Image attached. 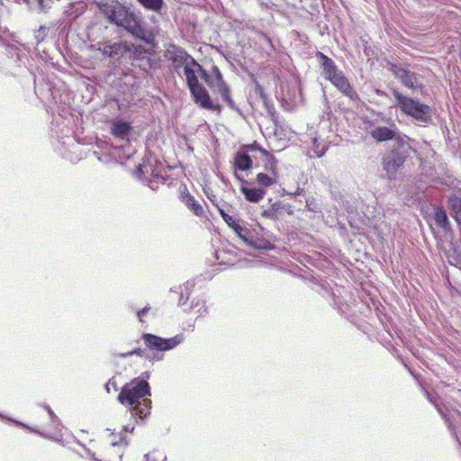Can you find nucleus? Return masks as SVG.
<instances>
[{
	"label": "nucleus",
	"mask_w": 461,
	"mask_h": 461,
	"mask_svg": "<svg viewBox=\"0 0 461 461\" xmlns=\"http://www.w3.org/2000/svg\"><path fill=\"white\" fill-rule=\"evenodd\" d=\"M410 149L411 146L407 139H400L396 143H393L391 150L384 156L382 165L389 180L395 179L396 173L403 166Z\"/></svg>",
	"instance_id": "20e7f679"
},
{
	"label": "nucleus",
	"mask_w": 461,
	"mask_h": 461,
	"mask_svg": "<svg viewBox=\"0 0 461 461\" xmlns=\"http://www.w3.org/2000/svg\"><path fill=\"white\" fill-rule=\"evenodd\" d=\"M203 79L212 89L217 91L221 95L222 101L225 102L230 109L236 111L240 114H242L234 101L231 99L230 88L224 82L222 75L217 66H212L211 75L206 71H203Z\"/></svg>",
	"instance_id": "423d86ee"
},
{
	"label": "nucleus",
	"mask_w": 461,
	"mask_h": 461,
	"mask_svg": "<svg viewBox=\"0 0 461 461\" xmlns=\"http://www.w3.org/2000/svg\"><path fill=\"white\" fill-rule=\"evenodd\" d=\"M144 8L159 13L164 6L163 0H137Z\"/></svg>",
	"instance_id": "412c9836"
},
{
	"label": "nucleus",
	"mask_w": 461,
	"mask_h": 461,
	"mask_svg": "<svg viewBox=\"0 0 461 461\" xmlns=\"http://www.w3.org/2000/svg\"><path fill=\"white\" fill-rule=\"evenodd\" d=\"M110 386L111 387H115L116 386V383L113 380H112V379L109 380L107 384H106V389H107L108 392L110 390Z\"/></svg>",
	"instance_id": "7c9ffc66"
},
{
	"label": "nucleus",
	"mask_w": 461,
	"mask_h": 461,
	"mask_svg": "<svg viewBox=\"0 0 461 461\" xmlns=\"http://www.w3.org/2000/svg\"><path fill=\"white\" fill-rule=\"evenodd\" d=\"M328 80L349 99L353 101L357 99V92L351 87L348 78L341 70Z\"/></svg>",
	"instance_id": "4468645a"
},
{
	"label": "nucleus",
	"mask_w": 461,
	"mask_h": 461,
	"mask_svg": "<svg viewBox=\"0 0 461 461\" xmlns=\"http://www.w3.org/2000/svg\"><path fill=\"white\" fill-rule=\"evenodd\" d=\"M241 192L245 195L246 199L252 203H257L260 201L266 192L262 188H255V187H242Z\"/></svg>",
	"instance_id": "a211bd4d"
},
{
	"label": "nucleus",
	"mask_w": 461,
	"mask_h": 461,
	"mask_svg": "<svg viewBox=\"0 0 461 461\" xmlns=\"http://www.w3.org/2000/svg\"><path fill=\"white\" fill-rule=\"evenodd\" d=\"M181 201L190 209L195 215H202L203 209L202 205L188 192H183Z\"/></svg>",
	"instance_id": "f3484780"
},
{
	"label": "nucleus",
	"mask_w": 461,
	"mask_h": 461,
	"mask_svg": "<svg viewBox=\"0 0 461 461\" xmlns=\"http://www.w3.org/2000/svg\"><path fill=\"white\" fill-rule=\"evenodd\" d=\"M111 131L115 138L129 142L128 135L131 131V126L128 122L122 121L113 122L111 127Z\"/></svg>",
	"instance_id": "dca6fc26"
},
{
	"label": "nucleus",
	"mask_w": 461,
	"mask_h": 461,
	"mask_svg": "<svg viewBox=\"0 0 461 461\" xmlns=\"http://www.w3.org/2000/svg\"><path fill=\"white\" fill-rule=\"evenodd\" d=\"M235 236L250 249H268L272 248L270 241L261 237L259 232H235Z\"/></svg>",
	"instance_id": "f8f14e48"
},
{
	"label": "nucleus",
	"mask_w": 461,
	"mask_h": 461,
	"mask_svg": "<svg viewBox=\"0 0 461 461\" xmlns=\"http://www.w3.org/2000/svg\"><path fill=\"white\" fill-rule=\"evenodd\" d=\"M149 395V383L134 378L122 386L118 394V401L123 405L130 406L133 416L143 419L149 414L151 408V401L147 397Z\"/></svg>",
	"instance_id": "f03ea898"
},
{
	"label": "nucleus",
	"mask_w": 461,
	"mask_h": 461,
	"mask_svg": "<svg viewBox=\"0 0 461 461\" xmlns=\"http://www.w3.org/2000/svg\"><path fill=\"white\" fill-rule=\"evenodd\" d=\"M397 105L406 114L413 117L416 121L427 124L431 122V108L419 101L407 97L398 91L393 92Z\"/></svg>",
	"instance_id": "39448f33"
},
{
	"label": "nucleus",
	"mask_w": 461,
	"mask_h": 461,
	"mask_svg": "<svg viewBox=\"0 0 461 461\" xmlns=\"http://www.w3.org/2000/svg\"><path fill=\"white\" fill-rule=\"evenodd\" d=\"M235 166L239 170H248L252 167V159L247 153L238 152L235 157Z\"/></svg>",
	"instance_id": "6ab92c4d"
},
{
	"label": "nucleus",
	"mask_w": 461,
	"mask_h": 461,
	"mask_svg": "<svg viewBox=\"0 0 461 461\" xmlns=\"http://www.w3.org/2000/svg\"><path fill=\"white\" fill-rule=\"evenodd\" d=\"M164 57L171 62L173 68L178 74L182 68H184L189 64L198 66V62L185 50L173 43L167 46Z\"/></svg>",
	"instance_id": "0eeeda50"
},
{
	"label": "nucleus",
	"mask_w": 461,
	"mask_h": 461,
	"mask_svg": "<svg viewBox=\"0 0 461 461\" xmlns=\"http://www.w3.org/2000/svg\"><path fill=\"white\" fill-rule=\"evenodd\" d=\"M448 204L455 213L456 221L461 223V198L456 195H451L448 198Z\"/></svg>",
	"instance_id": "aec40b11"
},
{
	"label": "nucleus",
	"mask_w": 461,
	"mask_h": 461,
	"mask_svg": "<svg viewBox=\"0 0 461 461\" xmlns=\"http://www.w3.org/2000/svg\"><path fill=\"white\" fill-rule=\"evenodd\" d=\"M150 310V307L146 306L137 312V317L140 322H143L142 317Z\"/></svg>",
	"instance_id": "cd10ccee"
},
{
	"label": "nucleus",
	"mask_w": 461,
	"mask_h": 461,
	"mask_svg": "<svg viewBox=\"0 0 461 461\" xmlns=\"http://www.w3.org/2000/svg\"><path fill=\"white\" fill-rule=\"evenodd\" d=\"M313 146L315 147L314 152L316 153V155L319 158L322 157L324 155V153H325V149L322 148L321 150H318L317 149H318V144H317V140L316 139L313 140Z\"/></svg>",
	"instance_id": "c85d7f7f"
},
{
	"label": "nucleus",
	"mask_w": 461,
	"mask_h": 461,
	"mask_svg": "<svg viewBox=\"0 0 461 461\" xmlns=\"http://www.w3.org/2000/svg\"><path fill=\"white\" fill-rule=\"evenodd\" d=\"M158 165L161 166V163L150 154H148L144 157L142 163L137 167L135 175L139 177L149 175L154 179L164 182L165 178L161 176L160 170L158 168Z\"/></svg>",
	"instance_id": "9d476101"
},
{
	"label": "nucleus",
	"mask_w": 461,
	"mask_h": 461,
	"mask_svg": "<svg viewBox=\"0 0 461 461\" xmlns=\"http://www.w3.org/2000/svg\"><path fill=\"white\" fill-rule=\"evenodd\" d=\"M101 14L112 24L122 28L134 38L151 43L154 34L140 13L118 1L102 0L98 4Z\"/></svg>",
	"instance_id": "f257e3e1"
},
{
	"label": "nucleus",
	"mask_w": 461,
	"mask_h": 461,
	"mask_svg": "<svg viewBox=\"0 0 461 461\" xmlns=\"http://www.w3.org/2000/svg\"><path fill=\"white\" fill-rule=\"evenodd\" d=\"M150 458V456L149 455H146V460L149 461Z\"/></svg>",
	"instance_id": "72a5a7b5"
},
{
	"label": "nucleus",
	"mask_w": 461,
	"mask_h": 461,
	"mask_svg": "<svg viewBox=\"0 0 461 461\" xmlns=\"http://www.w3.org/2000/svg\"><path fill=\"white\" fill-rule=\"evenodd\" d=\"M435 221L438 227L446 228L447 225L448 224V218L447 216L446 212L441 209H438L435 212Z\"/></svg>",
	"instance_id": "b1692460"
},
{
	"label": "nucleus",
	"mask_w": 461,
	"mask_h": 461,
	"mask_svg": "<svg viewBox=\"0 0 461 461\" xmlns=\"http://www.w3.org/2000/svg\"><path fill=\"white\" fill-rule=\"evenodd\" d=\"M277 161L273 156L267 155V161L265 164L266 169L276 177L277 175Z\"/></svg>",
	"instance_id": "393cba45"
},
{
	"label": "nucleus",
	"mask_w": 461,
	"mask_h": 461,
	"mask_svg": "<svg viewBox=\"0 0 461 461\" xmlns=\"http://www.w3.org/2000/svg\"><path fill=\"white\" fill-rule=\"evenodd\" d=\"M110 386L111 387H115L116 386V383L113 380H112V379L109 380L107 384H106V389H107L108 392L110 390Z\"/></svg>",
	"instance_id": "c756f323"
},
{
	"label": "nucleus",
	"mask_w": 461,
	"mask_h": 461,
	"mask_svg": "<svg viewBox=\"0 0 461 461\" xmlns=\"http://www.w3.org/2000/svg\"><path fill=\"white\" fill-rule=\"evenodd\" d=\"M282 208L281 203H276L272 205L271 208L268 210H266L264 212V215L272 218V219H278L280 215V209Z\"/></svg>",
	"instance_id": "a878e982"
},
{
	"label": "nucleus",
	"mask_w": 461,
	"mask_h": 461,
	"mask_svg": "<svg viewBox=\"0 0 461 461\" xmlns=\"http://www.w3.org/2000/svg\"><path fill=\"white\" fill-rule=\"evenodd\" d=\"M221 215L224 219L225 222L229 227L232 228L233 230H242L238 225L236 219L233 216L229 215L223 209H219Z\"/></svg>",
	"instance_id": "5701e85b"
},
{
	"label": "nucleus",
	"mask_w": 461,
	"mask_h": 461,
	"mask_svg": "<svg viewBox=\"0 0 461 461\" xmlns=\"http://www.w3.org/2000/svg\"><path fill=\"white\" fill-rule=\"evenodd\" d=\"M203 71L205 70L199 63L198 66L189 64L184 68V75L191 95L194 98V103L203 109H220L219 105H215L212 103L207 90L199 83L197 74H199L203 78Z\"/></svg>",
	"instance_id": "7ed1b4c3"
},
{
	"label": "nucleus",
	"mask_w": 461,
	"mask_h": 461,
	"mask_svg": "<svg viewBox=\"0 0 461 461\" xmlns=\"http://www.w3.org/2000/svg\"><path fill=\"white\" fill-rule=\"evenodd\" d=\"M370 135L378 142L393 140V143H396L400 139H406V136H401L394 123L390 126H376L370 131Z\"/></svg>",
	"instance_id": "9b49d317"
},
{
	"label": "nucleus",
	"mask_w": 461,
	"mask_h": 461,
	"mask_svg": "<svg viewBox=\"0 0 461 461\" xmlns=\"http://www.w3.org/2000/svg\"><path fill=\"white\" fill-rule=\"evenodd\" d=\"M141 339L146 348L151 351H167L183 341V335L178 334L170 339H163L151 333H143Z\"/></svg>",
	"instance_id": "6e6552de"
},
{
	"label": "nucleus",
	"mask_w": 461,
	"mask_h": 461,
	"mask_svg": "<svg viewBox=\"0 0 461 461\" xmlns=\"http://www.w3.org/2000/svg\"><path fill=\"white\" fill-rule=\"evenodd\" d=\"M132 355H136L138 357H144L145 349L135 348V349H133L131 351H128V352H125V353H121L120 357H122V358H125V357H131Z\"/></svg>",
	"instance_id": "bb28decb"
},
{
	"label": "nucleus",
	"mask_w": 461,
	"mask_h": 461,
	"mask_svg": "<svg viewBox=\"0 0 461 461\" xmlns=\"http://www.w3.org/2000/svg\"><path fill=\"white\" fill-rule=\"evenodd\" d=\"M258 184L262 187H268L276 183L275 177L267 174L259 173L257 176Z\"/></svg>",
	"instance_id": "4be33fe9"
},
{
	"label": "nucleus",
	"mask_w": 461,
	"mask_h": 461,
	"mask_svg": "<svg viewBox=\"0 0 461 461\" xmlns=\"http://www.w3.org/2000/svg\"><path fill=\"white\" fill-rule=\"evenodd\" d=\"M115 446H117V443H114V442H113V441H110V442H109V447H110L111 448L114 447Z\"/></svg>",
	"instance_id": "473e14b6"
},
{
	"label": "nucleus",
	"mask_w": 461,
	"mask_h": 461,
	"mask_svg": "<svg viewBox=\"0 0 461 461\" xmlns=\"http://www.w3.org/2000/svg\"><path fill=\"white\" fill-rule=\"evenodd\" d=\"M316 57L320 62L321 68H322V76L326 79H330L333 75H335L340 71L338 68L335 62L330 58H329L328 56L323 54L322 52L318 51L316 54Z\"/></svg>",
	"instance_id": "2eb2a0df"
},
{
	"label": "nucleus",
	"mask_w": 461,
	"mask_h": 461,
	"mask_svg": "<svg viewBox=\"0 0 461 461\" xmlns=\"http://www.w3.org/2000/svg\"><path fill=\"white\" fill-rule=\"evenodd\" d=\"M97 50L102 52V54L105 57H108L113 60H119L127 52H129L130 48L126 42H112L111 41H105L98 43Z\"/></svg>",
	"instance_id": "1a4fd4ad"
},
{
	"label": "nucleus",
	"mask_w": 461,
	"mask_h": 461,
	"mask_svg": "<svg viewBox=\"0 0 461 461\" xmlns=\"http://www.w3.org/2000/svg\"><path fill=\"white\" fill-rule=\"evenodd\" d=\"M393 73L404 86L413 90L422 87L420 76L416 73L398 67H395Z\"/></svg>",
	"instance_id": "ddd939ff"
},
{
	"label": "nucleus",
	"mask_w": 461,
	"mask_h": 461,
	"mask_svg": "<svg viewBox=\"0 0 461 461\" xmlns=\"http://www.w3.org/2000/svg\"><path fill=\"white\" fill-rule=\"evenodd\" d=\"M311 204H312L311 203L307 202V207L309 208V210L316 212L317 209L316 208H311Z\"/></svg>",
	"instance_id": "2f4dec72"
}]
</instances>
